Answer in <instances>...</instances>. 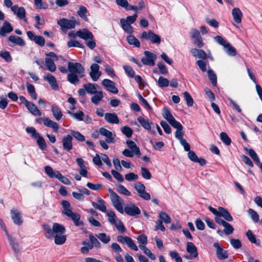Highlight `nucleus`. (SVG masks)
<instances>
[{
	"label": "nucleus",
	"instance_id": "obj_36",
	"mask_svg": "<svg viewBox=\"0 0 262 262\" xmlns=\"http://www.w3.org/2000/svg\"><path fill=\"white\" fill-rule=\"evenodd\" d=\"M208 77L213 86H216L217 84V77L216 74L212 70L209 69L207 71Z\"/></svg>",
	"mask_w": 262,
	"mask_h": 262
},
{
	"label": "nucleus",
	"instance_id": "obj_49",
	"mask_svg": "<svg viewBox=\"0 0 262 262\" xmlns=\"http://www.w3.org/2000/svg\"><path fill=\"white\" fill-rule=\"evenodd\" d=\"M68 47H78L81 49L84 48V46L81 44L79 41L77 40H70L68 42Z\"/></svg>",
	"mask_w": 262,
	"mask_h": 262
},
{
	"label": "nucleus",
	"instance_id": "obj_44",
	"mask_svg": "<svg viewBox=\"0 0 262 262\" xmlns=\"http://www.w3.org/2000/svg\"><path fill=\"white\" fill-rule=\"evenodd\" d=\"M141 174L142 177L146 180H149L151 178V173L149 170L146 168H141Z\"/></svg>",
	"mask_w": 262,
	"mask_h": 262
},
{
	"label": "nucleus",
	"instance_id": "obj_23",
	"mask_svg": "<svg viewBox=\"0 0 262 262\" xmlns=\"http://www.w3.org/2000/svg\"><path fill=\"white\" fill-rule=\"evenodd\" d=\"M232 15L235 22L237 24L241 23L243 14L238 8H235L232 10Z\"/></svg>",
	"mask_w": 262,
	"mask_h": 262
},
{
	"label": "nucleus",
	"instance_id": "obj_35",
	"mask_svg": "<svg viewBox=\"0 0 262 262\" xmlns=\"http://www.w3.org/2000/svg\"><path fill=\"white\" fill-rule=\"evenodd\" d=\"M68 217H70L76 226H78L83 225V222L79 221L80 215L79 214L73 212Z\"/></svg>",
	"mask_w": 262,
	"mask_h": 262
},
{
	"label": "nucleus",
	"instance_id": "obj_22",
	"mask_svg": "<svg viewBox=\"0 0 262 262\" xmlns=\"http://www.w3.org/2000/svg\"><path fill=\"white\" fill-rule=\"evenodd\" d=\"M190 52L193 57H197L203 60L205 59L207 57L206 53L203 50L192 49Z\"/></svg>",
	"mask_w": 262,
	"mask_h": 262
},
{
	"label": "nucleus",
	"instance_id": "obj_33",
	"mask_svg": "<svg viewBox=\"0 0 262 262\" xmlns=\"http://www.w3.org/2000/svg\"><path fill=\"white\" fill-rule=\"evenodd\" d=\"M103 98V95L102 91H98L91 98V101L93 104L97 105L102 100Z\"/></svg>",
	"mask_w": 262,
	"mask_h": 262
},
{
	"label": "nucleus",
	"instance_id": "obj_50",
	"mask_svg": "<svg viewBox=\"0 0 262 262\" xmlns=\"http://www.w3.org/2000/svg\"><path fill=\"white\" fill-rule=\"evenodd\" d=\"M97 237L103 243L107 244L111 240L110 236L106 235L104 233H100Z\"/></svg>",
	"mask_w": 262,
	"mask_h": 262
},
{
	"label": "nucleus",
	"instance_id": "obj_30",
	"mask_svg": "<svg viewBox=\"0 0 262 262\" xmlns=\"http://www.w3.org/2000/svg\"><path fill=\"white\" fill-rule=\"evenodd\" d=\"M26 107L32 115H40V112L32 102L29 101Z\"/></svg>",
	"mask_w": 262,
	"mask_h": 262
},
{
	"label": "nucleus",
	"instance_id": "obj_14",
	"mask_svg": "<svg viewBox=\"0 0 262 262\" xmlns=\"http://www.w3.org/2000/svg\"><path fill=\"white\" fill-rule=\"evenodd\" d=\"M43 79L45 81H47L51 87L55 90H58V85L57 83V81L54 76L50 73L47 74L43 77Z\"/></svg>",
	"mask_w": 262,
	"mask_h": 262
},
{
	"label": "nucleus",
	"instance_id": "obj_2",
	"mask_svg": "<svg viewBox=\"0 0 262 262\" xmlns=\"http://www.w3.org/2000/svg\"><path fill=\"white\" fill-rule=\"evenodd\" d=\"M43 229L45 236L49 239L53 238L55 235L64 234L66 232L64 227L56 223L53 224L52 229L49 225H44Z\"/></svg>",
	"mask_w": 262,
	"mask_h": 262
},
{
	"label": "nucleus",
	"instance_id": "obj_56",
	"mask_svg": "<svg viewBox=\"0 0 262 262\" xmlns=\"http://www.w3.org/2000/svg\"><path fill=\"white\" fill-rule=\"evenodd\" d=\"M224 227V232L226 235H230L233 232V231H234L233 227L228 222H227L225 224Z\"/></svg>",
	"mask_w": 262,
	"mask_h": 262
},
{
	"label": "nucleus",
	"instance_id": "obj_54",
	"mask_svg": "<svg viewBox=\"0 0 262 262\" xmlns=\"http://www.w3.org/2000/svg\"><path fill=\"white\" fill-rule=\"evenodd\" d=\"M89 239L91 242V244L92 245L93 247H101V244L98 240L94 237L92 234L89 235Z\"/></svg>",
	"mask_w": 262,
	"mask_h": 262
},
{
	"label": "nucleus",
	"instance_id": "obj_7",
	"mask_svg": "<svg viewBox=\"0 0 262 262\" xmlns=\"http://www.w3.org/2000/svg\"><path fill=\"white\" fill-rule=\"evenodd\" d=\"M11 10L19 19L23 20L25 23L27 22L26 17V10L24 7L14 5L11 7Z\"/></svg>",
	"mask_w": 262,
	"mask_h": 262
},
{
	"label": "nucleus",
	"instance_id": "obj_25",
	"mask_svg": "<svg viewBox=\"0 0 262 262\" xmlns=\"http://www.w3.org/2000/svg\"><path fill=\"white\" fill-rule=\"evenodd\" d=\"M165 119L173 127L179 129L183 128L181 123L175 120L173 116H165Z\"/></svg>",
	"mask_w": 262,
	"mask_h": 262
},
{
	"label": "nucleus",
	"instance_id": "obj_1",
	"mask_svg": "<svg viewBox=\"0 0 262 262\" xmlns=\"http://www.w3.org/2000/svg\"><path fill=\"white\" fill-rule=\"evenodd\" d=\"M68 69L70 73L68 74L67 79L72 84H78L79 82L78 77L84 76V69L79 63L69 62Z\"/></svg>",
	"mask_w": 262,
	"mask_h": 262
},
{
	"label": "nucleus",
	"instance_id": "obj_47",
	"mask_svg": "<svg viewBox=\"0 0 262 262\" xmlns=\"http://www.w3.org/2000/svg\"><path fill=\"white\" fill-rule=\"evenodd\" d=\"M159 217L166 224H169L171 222V219L169 216L164 212L159 213Z\"/></svg>",
	"mask_w": 262,
	"mask_h": 262
},
{
	"label": "nucleus",
	"instance_id": "obj_38",
	"mask_svg": "<svg viewBox=\"0 0 262 262\" xmlns=\"http://www.w3.org/2000/svg\"><path fill=\"white\" fill-rule=\"evenodd\" d=\"M126 39L129 44L134 45L136 47H140V42L134 36L129 35Z\"/></svg>",
	"mask_w": 262,
	"mask_h": 262
},
{
	"label": "nucleus",
	"instance_id": "obj_10",
	"mask_svg": "<svg viewBox=\"0 0 262 262\" xmlns=\"http://www.w3.org/2000/svg\"><path fill=\"white\" fill-rule=\"evenodd\" d=\"M57 24L61 27L62 29H73L75 27V23L74 21L66 18H62L58 20Z\"/></svg>",
	"mask_w": 262,
	"mask_h": 262
},
{
	"label": "nucleus",
	"instance_id": "obj_9",
	"mask_svg": "<svg viewBox=\"0 0 262 262\" xmlns=\"http://www.w3.org/2000/svg\"><path fill=\"white\" fill-rule=\"evenodd\" d=\"M113 206L121 213H123V201L118 195L111 198Z\"/></svg>",
	"mask_w": 262,
	"mask_h": 262
},
{
	"label": "nucleus",
	"instance_id": "obj_41",
	"mask_svg": "<svg viewBox=\"0 0 262 262\" xmlns=\"http://www.w3.org/2000/svg\"><path fill=\"white\" fill-rule=\"evenodd\" d=\"M169 82L168 80L162 76H160L158 81V84L159 87L164 88L169 85Z\"/></svg>",
	"mask_w": 262,
	"mask_h": 262
},
{
	"label": "nucleus",
	"instance_id": "obj_51",
	"mask_svg": "<svg viewBox=\"0 0 262 262\" xmlns=\"http://www.w3.org/2000/svg\"><path fill=\"white\" fill-rule=\"evenodd\" d=\"M216 255L219 259H224L228 257V254L226 251L222 248L216 250Z\"/></svg>",
	"mask_w": 262,
	"mask_h": 262
},
{
	"label": "nucleus",
	"instance_id": "obj_60",
	"mask_svg": "<svg viewBox=\"0 0 262 262\" xmlns=\"http://www.w3.org/2000/svg\"><path fill=\"white\" fill-rule=\"evenodd\" d=\"M0 57L4 59L5 61L8 62H11L12 60L10 53L8 51L0 52Z\"/></svg>",
	"mask_w": 262,
	"mask_h": 262
},
{
	"label": "nucleus",
	"instance_id": "obj_61",
	"mask_svg": "<svg viewBox=\"0 0 262 262\" xmlns=\"http://www.w3.org/2000/svg\"><path fill=\"white\" fill-rule=\"evenodd\" d=\"M71 133L72 135L77 140L80 141H84L85 140V137L80 133L74 130H71Z\"/></svg>",
	"mask_w": 262,
	"mask_h": 262
},
{
	"label": "nucleus",
	"instance_id": "obj_59",
	"mask_svg": "<svg viewBox=\"0 0 262 262\" xmlns=\"http://www.w3.org/2000/svg\"><path fill=\"white\" fill-rule=\"evenodd\" d=\"M135 188L139 194L140 193L145 191V187L141 182H137L135 184Z\"/></svg>",
	"mask_w": 262,
	"mask_h": 262
},
{
	"label": "nucleus",
	"instance_id": "obj_55",
	"mask_svg": "<svg viewBox=\"0 0 262 262\" xmlns=\"http://www.w3.org/2000/svg\"><path fill=\"white\" fill-rule=\"evenodd\" d=\"M87 12L88 10L86 8L83 6H80L79 8V10L77 11V14H78V15L83 19L86 18L85 15L87 13Z\"/></svg>",
	"mask_w": 262,
	"mask_h": 262
},
{
	"label": "nucleus",
	"instance_id": "obj_43",
	"mask_svg": "<svg viewBox=\"0 0 262 262\" xmlns=\"http://www.w3.org/2000/svg\"><path fill=\"white\" fill-rule=\"evenodd\" d=\"M183 96L184 99L186 102L187 105L188 106H192L193 103V100L189 93L188 92H184L183 93Z\"/></svg>",
	"mask_w": 262,
	"mask_h": 262
},
{
	"label": "nucleus",
	"instance_id": "obj_6",
	"mask_svg": "<svg viewBox=\"0 0 262 262\" xmlns=\"http://www.w3.org/2000/svg\"><path fill=\"white\" fill-rule=\"evenodd\" d=\"M141 38L147 40L149 39L153 43L160 44L161 42L160 37L151 31H149L148 32L146 31L143 32Z\"/></svg>",
	"mask_w": 262,
	"mask_h": 262
},
{
	"label": "nucleus",
	"instance_id": "obj_58",
	"mask_svg": "<svg viewBox=\"0 0 262 262\" xmlns=\"http://www.w3.org/2000/svg\"><path fill=\"white\" fill-rule=\"evenodd\" d=\"M122 133L127 138H130L133 135V130L128 126H125L121 129Z\"/></svg>",
	"mask_w": 262,
	"mask_h": 262
},
{
	"label": "nucleus",
	"instance_id": "obj_12",
	"mask_svg": "<svg viewBox=\"0 0 262 262\" xmlns=\"http://www.w3.org/2000/svg\"><path fill=\"white\" fill-rule=\"evenodd\" d=\"M99 66L97 63H93L91 66L90 75L94 81H96L101 76V72L99 71Z\"/></svg>",
	"mask_w": 262,
	"mask_h": 262
},
{
	"label": "nucleus",
	"instance_id": "obj_5",
	"mask_svg": "<svg viewBox=\"0 0 262 262\" xmlns=\"http://www.w3.org/2000/svg\"><path fill=\"white\" fill-rule=\"evenodd\" d=\"M145 57L141 59L142 62L145 65L153 67L155 65V61L157 59V55L149 51L144 52Z\"/></svg>",
	"mask_w": 262,
	"mask_h": 262
},
{
	"label": "nucleus",
	"instance_id": "obj_48",
	"mask_svg": "<svg viewBox=\"0 0 262 262\" xmlns=\"http://www.w3.org/2000/svg\"><path fill=\"white\" fill-rule=\"evenodd\" d=\"M105 120L110 123L118 124L119 122L117 116H104Z\"/></svg>",
	"mask_w": 262,
	"mask_h": 262
},
{
	"label": "nucleus",
	"instance_id": "obj_27",
	"mask_svg": "<svg viewBox=\"0 0 262 262\" xmlns=\"http://www.w3.org/2000/svg\"><path fill=\"white\" fill-rule=\"evenodd\" d=\"M126 143L127 146L134 151L135 154L137 155L138 157L141 156L140 149L134 141L127 140Z\"/></svg>",
	"mask_w": 262,
	"mask_h": 262
},
{
	"label": "nucleus",
	"instance_id": "obj_19",
	"mask_svg": "<svg viewBox=\"0 0 262 262\" xmlns=\"http://www.w3.org/2000/svg\"><path fill=\"white\" fill-rule=\"evenodd\" d=\"M76 35L79 38L84 39L85 40H89V39L94 38L93 34L87 29L78 30L76 32Z\"/></svg>",
	"mask_w": 262,
	"mask_h": 262
},
{
	"label": "nucleus",
	"instance_id": "obj_20",
	"mask_svg": "<svg viewBox=\"0 0 262 262\" xmlns=\"http://www.w3.org/2000/svg\"><path fill=\"white\" fill-rule=\"evenodd\" d=\"M186 250L190 256L193 258H196L198 256L197 248L193 243L188 242L187 244Z\"/></svg>",
	"mask_w": 262,
	"mask_h": 262
},
{
	"label": "nucleus",
	"instance_id": "obj_15",
	"mask_svg": "<svg viewBox=\"0 0 262 262\" xmlns=\"http://www.w3.org/2000/svg\"><path fill=\"white\" fill-rule=\"evenodd\" d=\"M124 212L130 216H135L140 214L139 208L134 204L127 206L124 208Z\"/></svg>",
	"mask_w": 262,
	"mask_h": 262
},
{
	"label": "nucleus",
	"instance_id": "obj_57",
	"mask_svg": "<svg viewBox=\"0 0 262 262\" xmlns=\"http://www.w3.org/2000/svg\"><path fill=\"white\" fill-rule=\"evenodd\" d=\"M248 154L251 157V158L253 159V160L257 163H259L260 161L259 159L256 154V153L255 152V151L253 149H250L248 150Z\"/></svg>",
	"mask_w": 262,
	"mask_h": 262
},
{
	"label": "nucleus",
	"instance_id": "obj_53",
	"mask_svg": "<svg viewBox=\"0 0 262 262\" xmlns=\"http://www.w3.org/2000/svg\"><path fill=\"white\" fill-rule=\"evenodd\" d=\"M117 191L126 196L130 195V192L124 186L120 184L117 186Z\"/></svg>",
	"mask_w": 262,
	"mask_h": 262
},
{
	"label": "nucleus",
	"instance_id": "obj_21",
	"mask_svg": "<svg viewBox=\"0 0 262 262\" xmlns=\"http://www.w3.org/2000/svg\"><path fill=\"white\" fill-rule=\"evenodd\" d=\"M13 31V28L11 24L7 21L4 23L3 26L0 28V35L5 36L6 33H9Z\"/></svg>",
	"mask_w": 262,
	"mask_h": 262
},
{
	"label": "nucleus",
	"instance_id": "obj_26",
	"mask_svg": "<svg viewBox=\"0 0 262 262\" xmlns=\"http://www.w3.org/2000/svg\"><path fill=\"white\" fill-rule=\"evenodd\" d=\"M83 87L87 93L91 94H95L98 92L97 91V88L98 87V85L96 84L88 83L84 84Z\"/></svg>",
	"mask_w": 262,
	"mask_h": 262
},
{
	"label": "nucleus",
	"instance_id": "obj_40",
	"mask_svg": "<svg viewBox=\"0 0 262 262\" xmlns=\"http://www.w3.org/2000/svg\"><path fill=\"white\" fill-rule=\"evenodd\" d=\"M226 53L231 56H234L236 55V51L235 49L232 47L230 43H229L227 47L224 48Z\"/></svg>",
	"mask_w": 262,
	"mask_h": 262
},
{
	"label": "nucleus",
	"instance_id": "obj_34",
	"mask_svg": "<svg viewBox=\"0 0 262 262\" xmlns=\"http://www.w3.org/2000/svg\"><path fill=\"white\" fill-rule=\"evenodd\" d=\"M54 237L55 243L56 245H62L66 241V236L63 235V234L55 235Z\"/></svg>",
	"mask_w": 262,
	"mask_h": 262
},
{
	"label": "nucleus",
	"instance_id": "obj_63",
	"mask_svg": "<svg viewBox=\"0 0 262 262\" xmlns=\"http://www.w3.org/2000/svg\"><path fill=\"white\" fill-rule=\"evenodd\" d=\"M86 186L90 189L97 191L100 190L102 188V185L101 184H94L90 182H88L86 184Z\"/></svg>",
	"mask_w": 262,
	"mask_h": 262
},
{
	"label": "nucleus",
	"instance_id": "obj_46",
	"mask_svg": "<svg viewBox=\"0 0 262 262\" xmlns=\"http://www.w3.org/2000/svg\"><path fill=\"white\" fill-rule=\"evenodd\" d=\"M26 132L31 135L32 138L36 139L39 137L40 134L36 132L35 128L33 127H28L26 128Z\"/></svg>",
	"mask_w": 262,
	"mask_h": 262
},
{
	"label": "nucleus",
	"instance_id": "obj_13",
	"mask_svg": "<svg viewBox=\"0 0 262 262\" xmlns=\"http://www.w3.org/2000/svg\"><path fill=\"white\" fill-rule=\"evenodd\" d=\"M11 218L14 224L20 225L23 223V219L21 212L17 209L13 208L11 210Z\"/></svg>",
	"mask_w": 262,
	"mask_h": 262
},
{
	"label": "nucleus",
	"instance_id": "obj_39",
	"mask_svg": "<svg viewBox=\"0 0 262 262\" xmlns=\"http://www.w3.org/2000/svg\"><path fill=\"white\" fill-rule=\"evenodd\" d=\"M83 246L81 247L80 251L82 253H88L90 250L93 248L92 245L91 243H89L86 241L82 242Z\"/></svg>",
	"mask_w": 262,
	"mask_h": 262
},
{
	"label": "nucleus",
	"instance_id": "obj_28",
	"mask_svg": "<svg viewBox=\"0 0 262 262\" xmlns=\"http://www.w3.org/2000/svg\"><path fill=\"white\" fill-rule=\"evenodd\" d=\"M45 64L47 69L51 72H54L56 70V67L53 60L50 58H46L45 59Z\"/></svg>",
	"mask_w": 262,
	"mask_h": 262
},
{
	"label": "nucleus",
	"instance_id": "obj_37",
	"mask_svg": "<svg viewBox=\"0 0 262 262\" xmlns=\"http://www.w3.org/2000/svg\"><path fill=\"white\" fill-rule=\"evenodd\" d=\"M44 125L46 126L52 128L54 131L55 132H57L59 128L58 124L56 122L49 119L47 118H46V120H45Z\"/></svg>",
	"mask_w": 262,
	"mask_h": 262
},
{
	"label": "nucleus",
	"instance_id": "obj_8",
	"mask_svg": "<svg viewBox=\"0 0 262 262\" xmlns=\"http://www.w3.org/2000/svg\"><path fill=\"white\" fill-rule=\"evenodd\" d=\"M99 133L102 136L106 137L105 142L107 143H114L115 142V135L113 136L111 131L103 127H101L99 129Z\"/></svg>",
	"mask_w": 262,
	"mask_h": 262
},
{
	"label": "nucleus",
	"instance_id": "obj_17",
	"mask_svg": "<svg viewBox=\"0 0 262 262\" xmlns=\"http://www.w3.org/2000/svg\"><path fill=\"white\" fill-rule=\"evenodd\" d=\"M188 157L191 161L198 163L201 166H204L206 163V161L204 158H198L195 153L192 150L188 152Z\"/></svg>",
	"mask_w": 262,
	"mask_h": 262
},
{
	"label": "nucleus",
	"instance_id": "obj_11",
	"mask_svg": "<svg viewBox=\"0 0 262 262\" xmlns=\"http://www.w3.org/2000/svg\"><path fill=\"white\" fill-rule=\"evenodd\" d=\"M102 84L106 88V89L113 93V94H117L118 92V89L115 86V83L107 79H104L102 82Z\"/></svg>",
	"mask_w": 262,
	"mask_h": 262
},
{
	"label": "nucleus",
	"instance_id": "obj_52",
	"mask_svg": "<svg viewBox=\"0 0 262 262\" xmlns=\"http://www.w3.org/2000/svg\"><path fill=\"white\" fill-rule=\"evenodd\" d=\"M36 139H37V143L39 148L41 150L45 149L47 147V144L46 143L45 139L41 136H40V135L39 136V137H37Z\"/></svg>",
	"mask_w": 262,
	"mask_h": 262
},
{
	"label": "nucleus",
	"instance_id": "obj_42",
	"mask_svg": "<svg viewBox=\"0 0 262 262\" xmlns=\"http://www.w3.org/2000/svg\"><path fill=\"white\" fill-rule=\"evenodd\" d=\"M220 138L225 145L227 146L230 145L231 140L226 133L222 132L220 134Z\"/></svg>",
	"mask_w": 262,
	"mask_h": 262
},
{
	"label": "nucleus",
	"instance_id": "obj_45",
	"mask_svg": "<svg viewBox=\"0 0 262 262\" xmlns=\"http://www.w3.org/2000/svg\"><path fill=\"white\" fill-rule=\"evenodd\" d=\"M248 212L255 223H257L259 221V215L255 211L252 209H249Z\"/></svg>",
	"mask_w": 262,
	"mask_h": 262
},
{
	"label": "nucleus",
	"instance_id": "obj_3",
	"mask_svg": "<svg viewBox=\"0 0 262 262\" xmlns=\"http://www.w3.org/2000/svg\"><path fill=\"white\" fill-rule=\"evenodd\" d=\"M46 174L51 178H57L60 182L66 185H71L70 181L62 176L59 171H54L50 166H46L45 167Z\"/></svg>",
	"mask_w": 262,
	"mask_h": 262
},
{
	"label": "nucleus",
	"instance_id": "obj_18",
	"mask_svg": "<svg viewBox=\"0 0 262 262\" xmlns=\"http://www.w3.org/2000/svg\"><path fill=\"white\" fill-rule=\"evenodd\" d=\"M8 41L13 44V45H9L11 47L13 46L14 45L24 47L26 45L25 41L22 38L16 35H10L8 38Z\"/></svg>",
	"mask_w": 262,
	"mask_h": 262
},
{
	"label": "nucleus",
	"instance_id": "obj_24",
	"mask_svg": "<svg viewBox=\"0 0 262 262\" xmlns=\"http://www.w3.org/2000/svg\"><path fill=\"white\" fill-rule=\"evenodd\" d=\"M93 206L96 209H98L102 212H106V207L105 205V202L102 199H98V203L92 202Z\"/></svg>",
	"mask_w": 262,
	"mask_h": 262
},
{
	"label": "nucleus",
	"instance_id": "obj_29",
	"mask_svg": "<svg viewBox=\"0 0 262 262\" xmlns=\"http://www.w3.org/2000/svg\"><path fill=\"white\" fill-rule=\"evenodd\" d=\"M120 24L122 29L126 33L132 34L133 32V28L132 26L125 20V18H121L120 19Z\"/></svg>",
	"mask_w": 262,
	"mask_h": 262
},
{
	"label": "nucleus",
	"instance_id": "obj_31",
	"mask_svg": "<svg viewBox=\"0 0 262 262\" xmlns=\"http://www.w3.org/2000/svg\"><path fill=\"white\" fill-rule=\"evenodd\" d=\"M246 236L249 241L252 243L255 244L257 246H259L260 245V240L256 239V236L253 234L251 230H248L247 231Z\"/></svg>",
	"mask_w": 262,
	"mask_h": 262
},
{
	"label": "nucleus",
	"instance_id": "obj_64",
	"mask_svg": "<svg viewBox=\"0 0 262 262\" xmlns=\"http://www.w3.org/2000/svg\"><path fill=\"white\" fill-rule=\"evenodd\" d=\"M230 241L232 246L236 249H239L242 247L241 242L238 239L231 238Z\"/></svg>",
	"mask_w": 262,
	"mask_h": 262
},
{
	"label": "nucleus",
	"instance_id": "obj_32",
	"mask_svg": "<svg viewBox=\"0 0 262 262\" xmlns=\"http://www.w3.org/2000/svg\"><path fill=\"white\" fill-rule=\"evenodd\" d=\"M138 121L145 129L147 130H150V124H152L151 122H150L148 120L144 118L142 116H140L138 118Z\"/></svg>",
	"mask_w": 262,
	"mask_h": 262
},
{
	"label": "nucleus",
	"instance_id": "obj_4",
	"mask_svg": "<svg viewBox=\"0 0 262 262\" xmlns=\"http://www.w3.org/2000/svg\"><path fill=\"white\" fill-rule=\"evenodd\" d=\"M208 209L215 216L223 217L228 222H231L233 221V217L228 211L222 207H219L218 210H217L212 206H209Z\"/></svg>",
	"mask_w": 262,
	"mask_h": 262
},
{
	"label": "nucleus",
	"instance_id": "obj_62",
	"mask_svg": "<svg viewBox=\"0 0 262 262\" xmlns=\"http://www.w3.org/2000/svg\"><path fill=\"white\" fill-rule=\"evenodd\" d=\"M34 41L40 47H43L45 43V39L42 36H35L34 38Z\"/></svg>",
	"mask_w": 262,
	"mask_h": 262
},
{
	"label": "nucleus",
	"instance_id": "obj_16",
	"mask_svg": "<svg viewBox=\"0 0 262 262\" xmlns=\"http://www.w3.org/2000/svg\"><path fill=\"white\" fill-rule=\"evenodd\" d=\"M72 136L70 135L63 137L62 141L63 148L64 150L69 151L72 149Z\"/></svg>",
	"mask_w": 262,
	"mask_h": 262
}]
</instances>
